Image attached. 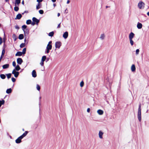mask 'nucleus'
Returning a JSON list of instances; mask_svg holds the SVG:
<instances>
[{
  "mask_svg": "<svg viewBox=\"0 0 149 149\" xmlns=\"http://www.w3.org/2000/svg\"><path fill=\"white\" fill-rule=\"evenodd\" d=\"M54 31H52L48 34V35L50 37H52L54 36Z\"/></svg>",
  "mask_w": 149,
  "mask_h": 149,
  "instance_id": "nucleus-23",
  "label": "nucleus"
},
{
  "mask_svg": "<svg viewBox=\"0 0 149 149\" xmlns=\"http://www.w3.org/2000/svg\"><path fill=\"white\" fill-rule=\"evenodd\" d=\"M130 43L132 46L134 45V41L132 40V39H129Z\"/></svg>",
  "mask_w": 149,
  "mask_h": 149,
  "instance_id": "nucleus-38",
  "label": "nucleus"
},
{
  "mask_svg": "<svg viewBox=\"0 0 149 149\" xmlns=\"http://www.w3.org/2000/svg\"><path fill=\"white\" fill-rule=\"evenodd\" d=\"M12 89L11 88H8L6 91V93L7 94H10L12 92Z\"/></svg>",
  "mask_w": 149,
  "mask_h": 149,
  "instance_id": "nucleus-21",
  "label": "nucleus"
},
{
  "mask_svg": "<svg viewBox=\"0 0 149 149\" xmlns=\"http://www.w3.org/2000/svg\"><path fill=\"white\" fill-rule=\"evenodd\" d=\"M27 26L25 25H24L22 26V29L23 31L26 30L27 28Z\"/></svg>",
  "mask_w": 149,
  "mask_h": 149,
  "instance_id": "nucleus-29",
  "label": "nucleus"
},
{
  "mask_svg": "<svg viewBox=\"0 0 149 149\" xmlns=\"http://www.w3.org/2000/svg\"><path fill=\"white\" fill-rule=\"evenodd\" d=\"M84 82L83 81H82L80 83V86L81 87H82L84 85Z\"/></svg>",
  "mask_w": 149,
  "mask_h": 149,
  "instance_id": "nucleus-39",
  "label": "nucleus"
},
{
  "mask_svg": "<svg viewBox=\"0 0 149 149\" xmlns=\"http://www.w3.org/2000/svg\"><path fill=\"white\" fill-rule=\"evenodd\" d=\"M25 37L27 36L29 34V29H26L23 31Z\"/></svg>",
  "mask_w": 149,
  "mask_h": 149,
  "instance_id": "nucleus-6",
  "label": "nucleus"
},
{
  "mask_svg": "<svg viewBox=\"0 0 149 149\" xmlns=\"http://www.w3.org/2000/svg\"><path fill=\"white\" fill-rule=\"evenodd\" d=\"M137 117L139 122H141V104H139L138 109Z\"/></svg>",
  "mask_w": 149,
  "mask_h": 149,
  "instance_id": "nucleus-1",
  "label": "nucleus"
},
{
  "mask_svg": "<svg viewBox=\"0 0 149 149\" xmlns=\"http://www.w3.org/2000/svg\"><path fill=\"white\" fill-rule=\"evenodd\" d=\"M32 22H31V25L33 26L34 25L36 24H38L40 22V19H32Z\"/></svg>",
  "mask_w": 149,
  "mask_h": 149,
  "instance_id": "nucleus-4",
  "label": "nucleus"
},
{
  "mask_svg": "<svg viewBox=\"0 0 149 149\" xmlns=\"http://www.w3.org/2000/svg\"><path fill=\"white\" fill-rule=\"evenodd\" d=\"M24 38V36L23 34H20L18 36V38L20 40H21L23 39Z\"/></svg>",
  "mask_w": 149,
  "mask_h": 149,
  "instance_id": "nucleus-20",
  "label": "nucleus"
},
{
  "mask_svg": "<svg viewBox=\"0 0 149 149\" xmlns=\"http://www.w3.org/2000/svg\"><path fill=\"white\" fill-rule=\"evenodd\" d=\"M97 113L100 115H102L103 114L104 112L103 110L101 109H98L97 111Z\"/></svg>",
  "mask_w": 149,
  "mask_h": 149,
  "instance_id": "nucleus-18",
  "label": "nucleus"
},
{
  "mask_svg": "<svg viewBox=\"0 0 149 149\" xmlns=\"http://www.w3.org/2000/svg\"><path fill=\"white\" fill-rule=\"evenodd\" d=\"M24 13H28V11H25L24 12Z\"/></svg>",
  "mask_w": 149,
  "mask_h": 149,
  "instance_id": "nucleus-63",
  "label": "nucleus"
},
{
  "mask_svg": "<svg viewBox=\"0 0 149 149\" xmlns=\"http://www.w3.org/2000/svg\"><path fill=\"white\" fill-rule=\"evenodd\" d=\"M70 2V1L69 0H68L67 1V4H68V3H69Z\"/></svg>",
  "mask_w": 149,
  "mask_h": 149,
  "instance_id": "nucleus-60",
  "label": "nucleus"
},
{
  "mask_svg": "<svg viewBox=\"0 0 149 149\" xmlns=\"http://www.w3.org/2000/svg\"><path fill=\"white\" fill-rule=\"evenodd\" d=\"M28 131H26L22 135L24 137H25L28 133Z\"/></svg>",
  "mask_w": 149,
  "mask_h": 149,
  "instance_id": "nucleus-34",
  "label": "nucleus"
},
{
  "mask_svg": "<svg viewBox=\"0 0 149 149\" xmlns=\"http://www.w3.org/2000/svg\"><path fill=\"white\" fill-rule=\"evenodd\" d=\"M22 52L18 51L17 52V53L15 54V55L16 56H21L22 55Z\"/></svg>",
  "mask_w": 149,
  "mask_h": 149,
  "instance_id": "nucleus-19",
  "label": "nucleus"
},
{
  "mask_svg": "<svg viewBox=\"0 0 149 149\" xmlns=\"http://www.w3.org/2000/svg\"><path fill=\"white\" fill-rule=\"evenodd\" d=\"M61 24V23H59V24H58V26H57V28H60V27H61V26H60V24Z\"/></svg>",
  "mask_w": 149,
  "mask_h": 149,
  "instance_id": "nucleus-48",
  "label": "nucleus"
},
{
  "mask_svg": "<svg viewBox=\"0 0 149 149\" xmlns=\"http://www.w3.org/2000/svg\"><path fill=\"white\" fill-rule=\"evenodd\" d=\"M41 97H39V105H41V103L40 102V99H41Z\"/></svg>",
  "mask_w": 149,
  "mask_h": 149,
  "instance_id": "nucleus-49",
  "label": "nucleus"
},
{
  "mask_svg": "<svg viewBox=\"0 0 149 149\" xmlns=\"http://www.w3.org/2000/svg\"><path fill=\"white\" fill-rule=\"evenodd\" d=\"M40 64L41 66H43L44 65V62L41 61L40 63Z\"/></svg>",
  "mask_w": 149,
  "mask_h": 149,
  "instance_id": "nucleus-50",
  "label": "nucleus"
},
{
  "mask_svg": "<svg viewBox=\"0 0 149 149\" xmlns=\"http://www.w3.org/2000/svg\"><path fill=\"white\" fill-rule=\"evenodd\" d=\"M13 67H15L16 66V62L15 61L13 62Z\"/></svg>",
  "mask_w": 149,
  "mask_h": 149,
  "instance_id": "nucleus-44",
  "label": "nucleus"
},
{
  "mask_svg": "<svg viewBox=\"0 0 149 149\" xmlns=\"http://www.w3.org/2000/svg\"><path fill=\"white\" fill-rule=\"evenodd\" d=\"M5 103V101L3 100H0V105L1 107L2 105L4 104Z\"/></svg>",
  "mask_w": 149,
  "mask_h": 149,
  "instance_id": "nucleus-33",
  "label": "nucleus"
},
{
  "mask_svg": "<svg viewBox=\"0 0 149 149\" xmlns=\"http://www.w3.org/2000/svg\"><path fill=\"white\" fill-rule=\"evenodd\" d=\"M90 111V109L89 108H88L87 110V112L89 113Z\"/></svg>",
  "mask_w": 149,
  "mask_h": 149,
  "instance_id": "nucleus-51",
  "label": "nucleus"
},
{
  "mask_svg": "<svg viewBox=\"0 0 149 149\" xmlns=\"http://www.w3.org/2000/svg\"><path fill=\"white\" fill-rule=\"evenodd\" d=\"M52 41H50L49 42L48 44V45H51V44L52 43Z\"/></svg>",
  "mask_w": 149,
  "mask_h": 149,
  "instance_id": "nucleus-57",
  "label": "nucleus"
},
{
  "mask_svg": "<svg viewBox=\"0 0 149 149\" xmlns=\"http://www.w3.org/2000/svg\"><path fill=\"white\" fill-rule=\"evenodd\" d=\"M52 48V45H47V53H48L49 50L51 49Z\"/></svg>",
  "mask_w": 149,
  "mask_h": 149,
  "instance_id": "nucleus-11",
  "label": "nucleus"
},
{
  "mask_svg": "<svg viewBox=\"0 0 149 149\" xmlns=\"http://www.w3.org/2000/svg\"><path fill=\"white\" fill-rule=\"evenodd\" d=\"M4 55L1 54L0 58H3V57Z\"/></svg>",
  "mask_w": 149,
  "mask_h": 149,
  "instance_id": "nucleus-58",
  "label": "nucleus"
},
{
  "mask_svg": "<svg viewBox=\"0 0 149 149\" xmlns=\"http://www.w3.org/2000/svg\"><path fill=\"white\" fill-rule=\"evenodd\" d=\"M23 62V61L22 58H19L17 59V63L18 64H21Z\"/></svg>",
  "mask_w": 149,
  "mask_h": 149,
  "instance_id": "nucleus-7",
  "label": "nucleus"
},
{
  "mask_svg": "<svg viewBox=\"0 0 149 149\" xmlns=\"http://www.w3.org/2000/svg\"><path fill=\"white\" fill-rule=\"evenodd\" d=\"M3 42L2 39V38L0 37V45H1Z\"/></svg>",
  "mask_w": 149,
  "mask_h": 149,
  "instance_id": "nucleus-46",
  "label": "nucleus"
},
{
  "mask_svg": "<svg viewBox=\"0 0 149 149\" xmlns=\"http://www.w3.org/2000/svg\"><path fill=\"white\" fill-rule=\"evenodd\" d=\"M11 80L13 82H15L16 81V79L13 77H12L11 78Z\"/></svg>",
  "mask_w": 149,
  "mask_h": 149,
  "instance_id": "nucleus-43",
  "label": "nucleus"
},
{
  "mask_svg": "<svg viewBox=\"0 0 149 149\" xmlns=\"http://www.w3.org/2000/svg\"><path fill=\"white\" fill-rule=\"evenodd\" d=\"M12 37L13 38L14 40L15 41H16V39H17V37L16 36L15 34L14 33L12 36Z\"/></svg>",
  "mask_w": 149,
  "mask_h": 149,
  "instance_id": "nucleus-27",
  "label": "nucleus"
},
{
  "mask_svg": "<svg viewBox=\"0 0 149 149\" xmlns=\"http://www.w3.org/2000/svg\"><path fill=\"white\" fill-rule=\"evenodd\" d=\"M22 17V15L21 14H18L16 16L15 19H20Z\"/></svg>",
  "mask_w": 149,
  "mask_h": 149,
  "instance_id": "nucleus-26",
  "label": "nucleus"
},
{
  "mask_svg": "<svg viewBox=\"0 0 149 149\" xmlns=\"http://www.w3.org/2000/svg\"><path fill=\"white\" fill-rule=\"evenodd\" d=\"M5 46H6L5 44V43H4V44H3V48H4L5 49V47H6Z\"/></svg>",
  "mask_w": 149,
  "mask_h": 149,
  "instance_id": "nucleus-56",
  "label": "nucleus"
},
{
  "mask_svg": "<svg viewBox=\"0 0 149 149\" xmlns=\"http://www.w3.org/2000/svg\"><path fill=\"white\" fill-rule=\"evenodd\" d=\"M4 55L1 54L0 58H3V57Z\"/></svg>",
  "mask_w": 149,
  "mask_h": 149,
  "instance_id": "nucleus-59",
  "label": "nucleus"
},
{
  "mask_svg": "<svg viewBox=\"0 0 149 149\" xmlns=\"http://www.w3.org/2000/svg\"><path fill=\"white\" fill-rule=\"evenodd\" d=\"M60 15V14L59 13H58L57 14V16H59Z\"/></svg>",
  "mask_w": 149,
  "mask_h": 149,
  "instance_id": "nucleus-64",
  "label": "nucleus"
},
{
  "mask_svg": "<svg viewBox=\"0 0 149 149\" xmlns=\"http://www.w3.org/2000/svg\"><path fill=\"white\" fill-rule=\"evenodd\" d=\"M40 4L39 3H38V5L36 6L37 9H38L40 8Z\"/></svg>",
  "mask_w": 149,
  "mask_h": 149,
  "instance_id": "nucleus-40",
  "label": "nucleus"
},
{
  "mask_svg": "<svg viewBox=\"0 0 149 149\" xmlns=\"http://www.w3.org/2000/svg\"><path fill=\"white\" fill-rule=\"evenodd\" d=\"M137 27L138 29H141L142 27V25L141 23L138 22L137 24Z\"/></svg>",
  "mask_w": 149,
  "mask_h": 149,
  "instance_id": "nucleus-12",
  "label": "nucleus"
},
{
  "mask_svg": "<svg viewBox=\"0 0 149 149\" xmlns=\"http://www.w3.org/2000/svg\"><path fill=\"white\" fill-rule=\"evenodd\" d=\"M145 5L144 3L142 1H140L138 4V6L140 9H142L144 8Z\"/></svg>",
  "mask_w": 149,
  "mask_h": 149,
  "instance_id": "nucleus-2",
  "label": "nucleus"
},
{
  "mask_svg": "<svg viewBox=\"0 0 149 149\" xmlns=\"http://www.w3.org/2000/svg\"><path fill=\"white\" fill-rule=\"evenodd\" d=\"M22 142V140L20 139L18 137L16 140L15 142L17 143H19Z\"/></svg>",
  "mask_w": 149,
  "mask_h": 149,
  "instance_id": "nucleus-22",
  "label": "nucleus"
},
{
  "mask_svg": "<svg viewBox=\"0 0 149 149\" xmlns=\"http://www.w3.org/2000/svg\"><path fill=\"white\" fill-rule=\"evenodd\" d=\"M36 89L38 91H40V86L38 84H37L36 85Z\"/></svg>",
  "mask_w": 149,
  "mask_h": 149,
  "instance_id": "nucleus-36",
  "label": "nucleus"
},
{
  "mask_svg": "<svg viewBox=\"0 0 149 149\" xmlns=\"http://www.w3.org/2000/svg\"><path fill=\"white\" fill-rule=\"evenodd\" d=\"M26 48H24L23 49L22 52L23 54L24 55L26 54Z\"/></svg>",
  "mask_w": 149,
  "mask_h": 149,
  "instance_id": "nucleus-32",
  "label": "nucleus"
},
{
  "mask_svg": "<svg viewBox=\"0 0 149 149\" xmlns=\"http://www.w3.org/2000/svg\"><path fill=\"white\" fill-rule=\"evenodd\" d=\"M15 28L16 29H19V27L17 25L15 26Z\"/></svg>",
  "mask_w": 149,
  "mask_h": 149,
  "instance_id": "nucleus-53",
  "label": "nucleus"
},
{
  "mask_svg": "<svg viewBox=\"0 0 149 149\" xmlns=\"http://www.w3.org/2000/svg\"><path fill=\"white\" fill-rule=\"evenodd\" d=\"M18 137L19 139L22 140L24 137L22 135H21Z\"/></svg>",
  "mask_w": 149,
  "mask_h": 149,
  "instance_id": "nucleus-47",
  "label": "nucleus"
},
{
  "mask_svg": "<svg viewBox=\"0 0 149 149\" xmlns=\"http://www.w3.org/2000/svg\"><path fill=\"white\" fill-rule=\"evenodd\" d=\"M6 75L7 76V78L8 79H9L12 76L11 73H8L7 74H6Z\"/></svg>",
  "mask_w": 149,
  "mask_h": 149,
  "instance_id": "nucleus-25",
  "label": "nucleus"
},
{
  "mask_svg": "<svg viewBox=\"0 0 149 149\" xmlns=\"http://www.w3.org/2000/svg\"><path fill=\"white\" fill-rule=\"evenodd\" d=\"M140 22H143L146 21V20L145 19H143V20L142 19L141 20H140Z\"/></svg>",
  "mask_w": 149,
  "mask_h": 149,
  "instance_id": "nucleus-55",
  "label": "nucleus"
},
{
  "mask_svg": "<svg viewBox=\"0 0 149 149\" xmlns=\"http://www.w3.org/2000/svg\"><path fill=\"white\" fill-rule=\"evenodd\" d=\"M26 38H27V36L25 37V38L24 39V42H25L24 43H25L26 41Z\"/></svg>",
  "mask_w": 149,
  "mask_h": 149,
  "instance_id": "nucleus-54",
  "label": "nucleus"
},
{
  "mask_svg": "<svg viewBox=\"0 0 149 149\" xmlns=\"http://www.w3.org/2000/svg\"><path fill=\"white\" fill-rule=\"evenodd\" d=\"M0 77L1 78L3 79H5L6 78V75L3 74H0Z\"/></svg>",
  "mask_w": 149,
  "mask_h": 149,
  "instance_id": "nucleus-24",
  "label": "nucleus"
},
{
  "mask_svg": "<svg viewBox=\"0 0 149 149\" xmlns=\"http://www.w3.org/2000/svg\"><path fill=\"white\" fill-rule=\"evenodd\" d=\"M68 32L67 31H66L63 34V36L65 39H66L68 36Z\"/></svg>",
  "mask_w": 149,
  "mask_h": 149,
  "instance_id": "nucleus-8",
  "label": "nucleus"
},
{
  "mask_svg": "<svg viewBox=\"0 0 149 149\" xmlns=\"http://www.w3.org/2000/svg\"><path fill=\"white\" fill-rule=\"evenodd\" d=\"M134 33L132 32H131L129 35V39H132V38H134Z\"/></svg>",
  "mask_w": 149,
  "mask_h": 149,
  "instance_id": "nucleus-9",
  "label": "nucleus"
},
{
  "mask_svg": "<svg viewBox=\"0 0 149 149\" xmlns=\"http://www.w3.org/2000/svg\"><path fill=\"white\" fill-rule=\"evenodd\" d=\"M56 0H52V1L53 2H55L56 1Z\"/></svg>",
  "mask_w": 149,
  "mask_h": 149,
  "instance_id": "nucleus-62",
  "label": "nucleus"
},
{
  "mask_svg": "<svg viewBox=\"0 0 149 149\" xmlns=\"http://www.w3.org/2000/svg\"><path fill=\"white\" fill-rule=\"evenodd\" d=\"M21 3V0H15V5L16 6H18L19 4Z\"/></svg>",
  "mask_w": 149,
  "mask_h": 149,
  "instance_id": "nucleus-15",
  "label": "nucleus"
},
{
  "mask_svg": "<svg viewBox=\"0 0 149 149\" xmlns=\"http://www.w3.org/2000/svg\"><path fill=\"white\" fill-rule=\"evenodd\" d=\"M62 45V43L60 41L56 42L55 43V47L56 48L59 49Z\"/></svg>",
  "mask_w": 149,
  "mask_h": 149,
  "instance_id": "nucleus-3",
  "label": "nucleus"
},
{
  "mask_svg": "<svg viewBox=\"0 0 149 149\" xmlns=\"http://www.w3.org/2000/svg\"><path fill=\"white\" fill-rule=\"evenodd\" d=\"M22 4L23 5H24V1L23 0L22 1Z\"/></svg>",
  "mask_w": 149,
  "mask_h": 149,
  "instance_id": "nucleus-61",
  "label": "nucleus"
},
{
  "mask_svg": "<svg viewBox=\"0 0 149 149\" xmlns=\"http://www.w3.org/2000/svg\"><path fill=\"white\" fill-rule=\"evenodd\" d=\"M32 76L33 77L35 78L37 76V74L35 70H33L32 72Z\"/></svg>",
  "mask_w": 149,
  "mask_h": 149,
  "instance_id": "nucleus-10",
  "label": "nucleus"
},
{
  "mask_svg": "<svg viewBox=\"0 0 149 149\" xmlns=\"http://www.w3.org/2000/svg\"><path fill=\"white\" fill-rule=\"evenodd\" d=\"M19 72L18 71L15 70H13L12 71V74L14 75V77L17 78L18 76Z\"/></svg>",
  "mask_w": 149,
  "mask_h": 149,
  "instance_id": "nucleus-5",
  "label": "nucleus"
},
{
  "mask_svg": "<svg viewBox=\"0 0 149 149\" xmlns=\"http://www.w3.org/2000/svg\"><path fill=\"white\" fill-rule=\"evenodd\" d=\"M105 37V35L104 33H103L101 34V36L100 37V38L102 40H103L104 37Z\"/></svg>",
  "mask_w": 149,
  "mask_h": 149,
  "instance_id": "nucleus-31",
  "label": "nucleus"
},
{
  "mask_svg": "<svg viewBox=\"0 0 149 149\" xmlns=\"http://www.w3.org/2000/svg\"><path fill=\"white\" fill-rule=\"evenodd\" d=\"M21 69V68L20 67L19 65H17L15 67L13 70H15L16 71H18Z\"/></svg>",
  "mask_w": 149,
  "mask_h": 149,
  "instance_id": "nucleus-13",
  "label": "nucleus"
},
{
  "mask_svg": "<svg viewBox=\"0 0 149 149\" xmlns=\"http://www.w3.org/2000/svg\"><path fill=\"white\" fill-rule=\"evenodd\" d=\"M139 49H137L136 51V55L139 54Z\"/></svg>",
  "mask_w": 149,
  "mask_h": 149,
  "instance_id": "nucleus-41",
  "label": "nucleus"
},
{
  "mask_svg": "<svg viewBox=\"0 0 149 149\" xmlns=\"http://www.w3.org/2000/svg\"><path fill=\"white\" fill-rule=\"evenodd\" d=\"M46 58V56H43L42 58L41 61L44 62V61H45V59Z\"/></svg>",
  "mask_w": 149,
  "mask_h": 149,
  "instance_id": "nucleus-30",
  "label": "nucleus"
},
{
  "mask_svg": "<svg viewBox=\"0 0 149 149\" xmlns=\"http://www.w3.org/2000/svg\"><path fill=\"white\" fill-rule=\"evenodd\" d=\"M9 65L8 64H6L3 65L2 66L3 68V69H6L8 68L9 67Z\"/></svg>",
  "mask_w": 149,
  "mask_h": 149,
  "instance_id": "nucleus-16",
  "label": "nucleus"
},
{
  "mask_svg": "<svg viewBox=\"0 0 149 149\" xmlns=\"http://www.w3.org/2000/svg\"><path fill=\"white\" fill-rule=\"evenodd\" d=\"M26 24H31V20L30 19L27 20L26 21Z\"/></svg>",
  "mask_w": 149,
  "mask_h": 149,
  "instance_id": "nucleus-28",
  "label": "nucleus"
},
{
  "mask_svg": "<svg viewBox=\"0 0 149 149\" xmlns=\"http://www.w3.org/2000/svg\"><path fill=\"white\" fill-rule=\"evenodd\" d=\"M103 134V133L101 131H100L99 133V136L100 139H102L103 138L102 136Z\"/></svg>",
  "mask_w": 149,
  "mask_h": 149,
  "instance_id": "nucleus-14",
  "label": "nucleus"
},
{
  "mask_svg": "<svg viewBox=\"0 0 149 149\" xmlns=\"http://www.w3.org/2000/svg\"><path fill=\"white\" fill-rule=\"evenodd\" d=\"M131 70L132 72H134L136 70V67L134 64H133L132 65L131 67Z\"/></svg>",
  "mask_w": 149,
  "mask_h": 149,
  "instance_id": "nucleus-17",
  "label": "nucleus"
},
{
  "mask_svg": "<svg viewBox=\"0 0 149 149\" xmlns=\"http://www.w3.org/2000/svg\"><path fill=\"white\" fill-rule=\"evenodd\" d=\"M42 1V0H37V2H38V3L41 2Z\"/></svg>",
  "mask_w": 149,
  "mask_h": 149,
  "instance_id": "nucleus-52",
  "label": "nucleus"
},
{
  "mask_svg": "<svg viewBox=\"0 0 149 149\" xmlns=\"http://www.w3.org/2000/svg\"><path fill=\"white\" fill-rule=\"evenodd\" d=\"M5 49H4V48H3V49H2V52L1 54L4 55L5 53Z\"/></svg>",
  "mask_w": 149,
  "mask_h": 149,
  "instance_id": "nucleus-42",
  "label": "nucleus"
},
{
  "mask_svg": "<svg viewBox=\"0 0 149 149\" xmlns=\"http://www.w3.org/2000/svg\"><path fill=\"white\" fill-rule=\"evenodd\" d=\"M39 13L41 14H42L43 13V11L42 10H40L39 11Z\"/></svg>",
  "mask_w": 149,
  "mask_h": 149,
  "instance_id": "nucleus-45",
  "label": "nucleus"
},
{
  "mask_svg": "<svg viewBox=\"0 0 149 149\" xmlns=\"http://www.w3.org/2000/svg\"><path fill=\"white\" fill-rule=\"evenodd\" d=\"M25 46V43H22L20 45V47L21 48H22L24 47Z\"/></svg>",
  "mask_w": 149,
  "mask_h": 149,
  "instance_id": "nucleus-35",
  "label": "nucleus"
},
{
  "mask_svg": "<svg viewBox=\"0 0 149 149\" xmlns=\"http://www.w3.org/2000/svg\"><path fill=\"white\" fill-rule=\"evenodd\" d=\"M19 9V7L18 6H15V7L14 8V10L15 11H17Z\"/></svg>",
  "mask_w": 149,
  "mask_h": 149,
  "instance_id": "nucleus-37",
  "label": "nucleus"
}]
</instances>
